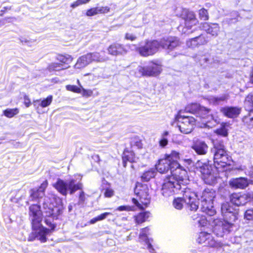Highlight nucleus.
Returning <instances> with one entry per match:
<instances>
[{"label": "nucleus", "instance_id": "1", "mask_svg": "<svg viewBox=\"0 0 253 253\" xmlns=\"http://www.w3.org/2000/svg\"><path fill=\"white\" fill-rule=\"evenodd\" d=\"M47 180L43 181L38 189H33L30 191V198L32 200H38L39 203L42 202L43 212L45 216V223L50 227V229L44 227L41 224L42 220V212L41 207L37 204L31 206L29 208L30 218L32 221L33 232L29 236L28 241H32L37 239L42 243L46 241V236L54 231L56 226L52 223L54 219L62 213V211L56 206V198L53 195L45 196L44 190L47 187Z\"/></svg>", "mask_w": 253, "mask_h": 253}, {"label": "nucleus", "instance_id": "2", "mask_svg": "<svg viewBox=\"0 0 253 253\" xmlns=\"http://www.w3.org/2000/svg\"><path fill=\"white\" fill-rule=\"evenodd\" d=\"M221 211L225 219H214L212 222V231L217 236L222 237L230 232L233 225V222L237 219V213L227 202L221 205Z\"/></svg>", "mask_w": 253, "mask_h": 253}, {"label": "nucleus", "instance_id": "3", "mask_svg": "<svg viewBox=\"0 0 253 253\" xmlns=\"http://www.w3.org/2000/svg\"><path fill=\"white\" fill-rule=\"evenodd\" d=\"M187 171H181L180 174L175 171L173 176H168L163 180L162 185L161 194L165 197H169L175 194H179L186 188L187 183Z\"/></svg>", "mask_w": 253, "mask_h": 253}, {"label": "nucleus", "instance_id": "4", "mask_svg": "<svg viewBox=\"0 0 253 253\" xmlns=\"http://www.w3.org/2000/svg\"><path fill=\"white\" fill-rule=\"evenodd\" d=\"M179 155V153L175 151H172L170 154H167L165 158L160 160L156 165V171L163 173L170 170V176H173L175 171L177 172V174H180L181 171H186L177 162Z\"/></svg>", "mask_w": 253, "mask_h": 253}, {"label": "nucleus", "instance_id": "5", "mask_svg": "<svg viewBox=\"0 0 253 253\" xmlns=\"http://www.w3.org/2000/svg\"><path fill=\"white\" fill-rule=\"evenodd\" d=\"M179 194H182V198H175L173 202V207L177 209L181 210L183 207V203H185L191 211H196L199 206L198 198V195L188 188H183Z\"/></svg>", "mask_w": 253, "mask_h": 253}, {"label": "nucleus", "instance_id": "6", "mask_svg": "<svg viewBox=\"0 0 253 253\" xmlns=\"http://www.w3.org/2000/svg\"><path fill=\"white\" fill-rule=\"evenodd\" d=\"M82 179V176L80 174L74 175L69 180L64 181L60 179H58L53 184L54 187L61 194L66 196L67 191L69 190L71 194H73L78 190L82 189L83 185L80 182Z\"/></svg>", "mask_w": 253, "mask_h": 253}, {"label": "nucleus", "instance_id": "7", "mask_svg": "<svg viewBox=\"0 0 253 253\" xmlns=\"http://www.w3.org/2000/svg\"><path fill=\"white\" fill-rule=\"evenodd\" d=\"M187 112H191L193 114H196L199 117L203 119V124L204 127H211V120H212L214 123L218 121L217 117H214L212 115H209L210 110L204 106H201L199 104L195 103L187 105L185 108Z\"/></svg>", "mask_w": 253, "mask_h": 253}, {"label": "nucleus", "instance_id": "8", "mask_svg": "<svg viewBox=\"0 0 253 253\" xmlns=\"http://www.w3.org/2000/svg\"><path fill=\"white\" fill-rule=\"evenodd\" d=\"M215 191L211 189H205L201 196V210L209 216H213L216 213L213 206L214 199L215 197Z\"/></svg>", "mask_w": 253, "mask_h": 253}, {"label": "nucleus", "instance_id": "9", "mask_svg": "<svg viewBox=\"0 0 253 253\" xmlns=\"http://www.w3.org/2000/svg\"><path fill=\"white\" fill-rule=\"evenodd\" d=\"M211 152L213 154L215 167H225L230 164L231 158L228 154L223 145L214 144L213 147L211 149Z\"/></svg>", "mask_w": 253, "mask_h": 253}, {"label": "nucleus", "instance_id": "10", "mask_svg": "<svg viewBox=\"0 0 253 253\" xmlns=\"http://www.w3.org/2000/svg\"><path fill=\"white\" fill-rule=\"evenodd\" d=\"M182 111L180 110L175 117L177 126L181 132L188 134L192 132L195 125L196 120L193 117L182 115Z\"/></svg>", "mask_w": 253, "mask_h": 253}, {"label": "nucleus", "instance_id": "11", "mask_svg": "<svg viewBox=\"0 0 253 253\" xmlns=\"http://www.w3.org/2000/svg\"><path fill=\"white\" fill-rule=\"evenodd\" d=\"M180 16L185 20V27L179 26V30H181L182 32L185 34L188 35L192 33L195 30V29L192 30V28L196 25L198 22L194 12L188 9L182 8Z\"/></svg>", "mask_w": 253, "mask_h": 253}, {"label": "nucleus", "instance_id": "12", "mask_svg": "<svg viewBox=\"0 0 253 253\" xmlns=\"http://www.w3.org/2000/svg\"><path fill=\"white\" fill-rule=\"evenodd\" d=\"M160 46V43L158 41L156 40L148 41L145 42H141L138 47L136 46V48L133 49V50L137 51L142 56L147 57L155 54Z\"/></svg>", "mask_w": 253, "mask_h": 253}, {"label": "nucleus", "instance_id": "13", "mask_svg": "<svg viewBox=\"0 0 253 253\" xmlns=\"http://www.w3.org/2000/svg\"><path fill=\"white\" fill-rule=\"evenodd\" d=\"M137 70L138 72L135 73L136 77H139L143 76H155L161 73L162 68L161 65L150 62L145 67L138 66Z\"/></svg>", "mask_w": 253, "mask_h": 253}, {"label": "nucleus", "instance_id": "14", "mask_svg": "<svg viewBox=\"0 0 253 253\" xmlns=\"http://www.w3.org/2000/svg\"><path fill=\"white\" fill-rule=\"evenodd\" d=\"M245 105L249 113L248 115L243 117L242 121L244 125L251 129L253 128V91L246 97Z\"/></svg>", "mask_w": 253, "mask_h": 253}, {"label": "nucleus", "instance_id": "15", "mask_svg": "<svg viewBox=\"0 0 253 253\" xmlns=\"http://www.w3.org/2000/svg\"><path fill=\"white\" fill-rule=\"evenodd\" d=\"M136 48L134 44L124 45L118 42H115L110 45L108 48V53L114 56L123 55L126 54L129 49L133 50Z\"/></svg>", "mask_w": 253, "mask_h": 253}, {"label": "nucleus", "instance_id": "16", "mask_svg": "<svg viewBox=\"0 0 253 253\" xmlns=\"http://www.w3.org/2000/svg\"><path fill=\"white\" fill-rule=\"evenodd\" d=\"M149 189L146 184L137 182L134 188V193L139 198L142 205L147 206L150 203V197L148 194Z\"/></svg>", "mask_w": 253, "mask_h": 253}, {"label": "nucleus", "instance_id": "17", "mask_svg": "<svg viewBox=\"0 0 253 253\" xmlns=\"http://www.w3.org/2000/svg\"><path fill=\"white\" fill-rule=\"evenodd\" d=\"M197 242L207 248L208 247L214 248L219 246V243L214 239L211 234L204 231L199 233L197 238Z\"/></svg>", "mask_w": 253, "mask_h": 253}, {"label": "nucleus", "instance_id": "18", "mask_svg": "<svg viewBox=\"0 0 253 253\" xmlns=\"http://www.w3.org/2000/svg\"><path fill=\"white\" fill-rule=\"evenodd\" d=\"M149 230V228L147 227L141 229L139 236V242L145 245L150 253H156L152 245L153 240L148 237L150 234Z\"/></svg>", "mask_w": 253, "mask_h": 253}, {"label": "nucleus", "instance_id": "19", "mask_svg": "<svg viewBox=\"0 0 253 253\" xmlns=\"http://www.w3.org/2000/svg\"><path fill=\"white\" fill-rule=\"evenodd\" d=\"M249 200V199L247 195L245 194L233 193L230 197L231 203H228L230 204V206L232 207L235 209V211L237 212L232 205L233 204L237 206L244 205L247 203ZM237 213H238V212Z\"/></svg>", "mask_w": 253, "mask_h": 253}, {"label": "nucleus", "instance_id": "20", "mask_svg": "<svg viewBox=\"0 0 253 253\" xmlns=\"http://www.w3.org/2000/svg\"><path fill=\"white\" fill-rule=\"evenodd\" d=\"M160 46H162L163 48L172 50L176 47L179 46L180 42L179 40L176 37H169L161 40L160 42Z\"/></svg>", "mask_w": 253, "mask_h": 253}, {"label": "nucleus", "instance_id": "21", "mask_svg": "<svg viewBox=\"0 0 253 253\" xmlns=\"http://www.w3.org/2000/svg\"><path fill=\"white\" fill-rule=\"evenodd\" d=\"M191 148L197 154L204 155L207 153L209 147L205 141L197 140L193 142Z\"/></svg>", "mask_w": 253, "mask_h": 253}, {"label": "nucleus", "instance_id": "22", "mask_svg": "<svg viewBox=\"0 0 253 253\" xmlns=\"http://www.w3.org/2000/svg\"><path fill=\"white\" fill-rule=\"evenodd\" d=\"M221 112L226 117L229 118H235L241 113V108L238 107L226 106L220 109Z\"/></svg>", "mask_w": 253, "mask_h": 253}, {"label": "nucleus", "instance_id": "23", "mask_svg": "<svg viewBox=\"0 0 253 253\" xmlns=\"http://www.w3.org/2000/svg\"><path fill=\"white\" fill-rule=\"evenodd\" d=\"M250 183V180L245 177H239L233 178L230 180V185L234 188L244 189L246 188Z\"/></svg>", "mask_w": 253, "mask_h": 253}, {"label": "nucleus", "instance_id": "24", "mask_svg": "<svg viewBox=\"0 0 253 253\" xmlns=\"http://www.w3.org/2000/svg\"><path fill=\"white\" fill-rule=\"evenodd\" d=\"M203 30L205 31L208 34H211L212 36L216 37L218 35L219 31V27L216 23H204L201 26Z\"/></svg>", "mask_w": 253, "mask_h": 253}, {"label": "nucleus", "instance_id": "25", "mask_svg": "<svg viewBox=\"0 0 253 253\" xmlns=\"http://www.w3.org/2000/svg\"><path fill=\"white\" fill-rule=\"evenodd\" d=\"M53 97L52 95L48 96L46 98L41 100L38 99L33 102L34 107L37 110L38 113L40 112V108H45L50 105L52 101Z\"/></svg>", "mask_w": 253, "mask_h": 253}, {"label": "nucleus", "instance_id": "26", "mask_svg": "<svg viewBox=\"0 0 253 253\" xmlns=\"http://www.w3.org/2000/svg\"><path fill=\"white\" fill-rule=\"evenodd\" d=\"M228 99V95L224 94L219 96H210L207 98V100L210 104L218 105L226 101Z\"/></svg>", "mask_w": 253, "mask_h": 253}, {"label": "nucleus", "instance_id": "27", "mask_svg": "<svg viewBox=\"0 0 253 253\" xmlns=\"http://www.w3.org/2000/svg\"><path fill=\"white\" fill-rule=\"evenodd\" d=\"M90 56L87 53L79 58L74 66L75 68L76 69H82L90 64Z\"/></svg>", "mask_w": 253, "mask_h": 253}, {"label": "nucleus", "instance_id": "28", "mask_svg": "<svg viewBox=\"0 0 253 253\" xmlns=\"http://www.w3.org/2000/svg\"><path fill=\"white\" fill-rule=\"evenodd\" d=\"M109 11V8L107 6L93 7L87 10L86 15L87 16H92L98 13H106Z\"/></svg>", "mask_w": 253, "mask_h": 253}, {"label": "nucleus", "instance_id": "29", "mask_svg": "<svg viewBox=\"0 0 253 253\" xmlns=\"http://www.w3.org/2000/svg\"><path fill=\"white\" fill-rule=\"evenodd\" d=\"M123 163L124 167H126L127 162L133 163L135 162V157L134 153L132 151H129L125 150L122 156Z\"/></svg>", "mask_w": 253, "mask_h": 253}, {"label": "nucleus", "instance_id": "30", "mask_svg": "<svg viewBox=\"0 0 253 253\" xmlns=\"http://www.w3.org/2000/svg\"><path fill=\"white\" fill-rule=\"evenodd\" d=\"M218 178L217 173H214L213 171L208 175H205L203 180L205 182L209 185H214L217 182Z\"/></svg>", "mask_w": 253, "mask_h": 253}, {"label": "nucleus", "instance_id": "31", "mask_svg": "<svg viewBox=\"0 0 253 253\" xmlns=\"http://www.w3.org/2000/svg\"><path fill=\"white\" fill-rule=\"evenodd\" d=\"M104 70L102 68L97 67L94 68L92 73L87 74L85 75V76L89 75L90 76H92V80H96L100 78H104Z\"/></svg>", "mask_w": 253, "mask_h": 253}, {"label": "nucleus", "instance_id": "32", "mask_svg": "<svg viewBox=\"0 0 253 253\" xmlns=\"http://www.w3.org/2000/svg\"><path fill=\"white\" fill-rule=\"evenodd\" d=\"M102 192H103L104 196L106 198H111L114 195V190L106 181L103 182Z\"/></svg>", "mask_w": 253, "mask_h": 253}, {"label": "nucleus", "instance_id": "33", "mask_svg": "<svg viewBox=\"0 0 253 253\" xmlns=\"http://www.w3.org/2000/svg\"><path fill=\"white\" fill-rule=\"evenodd\" d=\"M156 173L157 171L155 168H151L144 172L141 177L143 181L147 182L154 178Z\"/></svg>", "mask_w": 253, "mask_h": 253}, {"label": "nucleus", "instance_id": "34", "mask_svg": "<svg viewBox=\"0 0 253 253\" xmlns=\"http://www.w3.org/2000/svg\"><path fill=\"white\" fill-rule=\"evenodd\" d=\"M150 213L148 211L142 212L134 216L136 223L140 224L145 222L149 218Z\"/></svg>", "mask_w": 253, "mask_h": 253}, {"label": "nucleus", "instance_id": "35", "mask_svg": "<svg viewBox=\"0 0 253 253\" xmlns=\"http://www.w3.org/2000/svg\"><path fill=\"white\" fill-rule=\"evenodd\" d=\"M88 55L90 56L89 58L91 63L92 62H101L106 60L105 58L101 56L98 52L88 53Z\"/></svg>", "mask_w": 253, "mask_h": 253}, {"label": "nucleus", "instance_id": "36", "mask_svg": "<svg viewBox=\"0 0 253 253\" xmlns=\"http://www.w3.org/2000/svg\"><path fill=\"white\" fill-rule=\"evenodd\" d=\"M193 220H196L198 223L199 226L204 227L207 224L208 220L205 216L199 214H195L192 216Z\"/></svg>", "mask_w": 253, "mask_h": 253}, {"label": "nucleus", "instance_id": "37", "mask_svg": "<svg viewBox=\"0 0 253 253\" xmlns=\"http://www.w3.org/2000/svg\"><path fill=\"white\" fill-rule=\"evenodd\" d=\"M200 171L202 174V178H203V177H205V175L209 174L213 170L211 165L205 163L200 167Z\"/></svg>", "mask_w": 253, "mask_h": 253}, {"label": "nucleus", "instance_id": "38", "mask_svg": "<svg viewBox=\"0 0 253 253\" xmlns=\"http://www.w3.org/2000/svg\"><path fill=\"white\" fill-rule=\"evenodd\" d=\"M67 67H64L63 64L58 63H52L48 67V70L50 72L58 71L61 70L65 69Z\"/></svg>", "mask_w": 253, "mask_h": 253}, {"label": "nucleus", "instance_id": "39", "mask_svg": "<svg viewBox=\"0 0 253 253\" xmlns=\"http://www.w3.org/2000/svg\"><path fill=\"white\" fill-rule=\"evenodd\" d=\"M57 59L62 63L69 64L73 60V58L69 54L59 55L57 57Z\"/></svg>", "mask_w": 253, "mask_h": 253}, {"label": "nucleus", "instance_id": "40", "mask_svg": "<svg viewBox=\"0 0 253 253\" xmlns=\"http://www.w3.org/2000/svg\"><path fill=\"white\" fill-rule=\"evenodd\" d=\"M19 113L17 108L7 109L3 111V114L8 118H12Z\"/></svg>", "mask_w": 253, "mask_h": 253}, {"label": "nucleus", "instance_id": "41", "mask_svg": "<svg viewBox=\"0 0 253 253\" xmlns=\"http://www.w3.org/2000/svg\"><path fill=\"white\" fill-rule=\"evenodd\" d=\"M169 135V132L167 131H165L161 136V139L159 141L160 145L161 147H164L166 146L168 143V140L167 138V136Z\"/></svg>", "mask_w": 253, "mask_h": 253}, {"label": "nucleus", "instance_id": "42", "mask_svg": "<svg viewBox=\"0 0 253 253\" xmlns=\"http://www.w3.org/2000/svg\"><path fill=\"white\" fill-rule=\"evenodd\" d=\"M186 45L189 47L194 48L199 45L196 38L190 39L186 42Z\"/></svg>", "mask_w": 253, "mask_h": 253}, {"label": "nucleus", "instance_id": "43", "mask_svg": "<svg viewBox=\"0 0 253 253\" xmlns=\"http://www.w3.org/2000/svg\"><path fill=\"white\" fill-rule=\"evenodd\" d=\"M199 18L203 20H207L209 18L208 11L205 8H202L199 11Z\"/></svg>", "mask_w": 253, "mask_h": 253}, {"label": "nucleus", "instance_id": "44", "mask_svg": "<svg viewBox=\"0 0 253 253\" xmlns=\"http://www.w3.org/2000/svg\"><path fill=\"white\" fill-rule=\"evenodd\" d=\"M199 45L206 44L208 40L205 35H201L199 36L195 37Z\"/></svg>", "mask_w": 253, "mask_h": 253}, {"label": "nucleus", "instance_id": "45", "mask_svg": "<svg viewBox=\"0 0 253 253\" xmlns=\"http://www.w3.org/2000/svg\"><path fill=\"white\" fill-rule=\"evenodd\" d=\"M245 219L248 220H253V209H249L245 212Z\"/></svg>", "mask_w": 253, "mask_h": 253}, {"label": "nucleus", "instance_id": "46", "mask_svg": "<svg viewBox=\"0 0 253 253\" xmlns=\"http://www.w3.org/2000/svg\"><path fill=\"white\" fill-rule=\"evenodd\" d=\"M90 0H77L71 4L72 8H75L82 4H85L88 2Z\"/></svg>", "mask_w": 253, "mask_h": 253}, {"label": "nucleus", "instance_id": "47", "mask_svg": "<svg viewBox=\"0 0 253 253\" xmlns=\"http://www.w3.org/2000/svg\"><path fill=\"white\" fill-rule=\"evenodd\" d=\"M66 88L67 90L71 91L76 93H81V89L76 85H67Z\"/></svg>", "mask_w": 253, "mask_h": 253}, {"label": "nucleus", "instance_id": "48", "mask_svg": "<svg viewBox=\"0 0 253 253\" xmlns=\"http://www.w3.org/2000/svg\"><path fill=\"white\" fill-rule=\"evenodd\" d=\"M215 132L217 134L221 135L222 136H226L228 134L227 130L224 126H222L219 128L216 129L215 130Z\"/></svg>", "mask_w": 253, "mask_h": 253}, {"label": "nucleus", "instance_id": "49", "mask_svg": "<svg viewBox=\"0 0 253 253\" xmlns=\"http://www.w3.org/2000/svg\"><path fill=\"white\" fill-rule=\"evenodd\" d=\"M210 58L207 55L202 56L201 58L199 59L200 64L204 66H208L210 63Z\"/></svg>", "mask_w": 253, "mask_h": 253}, {"label": "nucleus", "instance_id": "50", "mask_svg": "<svg viewBox=\"0 0 253 253\" xmlns=\"http://www.w3.org/2000/svg\"><path fill=\"white\" fill-rule=\"evenodd\" d=\"M81 93L82 94L83 96L88 97L92 95L93 92L90 89H85L82 87Z\"/></svg>", "mask_w": 253, "mask_h": 253}, {"label": "nucleus", "instance_id": "51", "mask_svg": "<svg viewBox=\"0 0 253 253\" xmlns=\"http://www.w3.org/2000/svg\"><path fill=\"white\" fill-rule=\"evenodd\" d=\"M85 200V195L83 191H80L79 197V204L83 205Z\"/></svg>", "mask_w": 253, "mask_h": 253}, {"label": "nucleus", "instance_id": "52", "mask_svg": "<svg viewBox=\"0 0 253 253\" xmlns=\"http://www.w3.org/2000/svg\"><path fill=\"white\" fill-rule=\"evenodd\" d=\"M134 207H131L128 206H121L117 208V210L119 211H132Z\"/></svg>", "mask_w": 253, "mask_h": 253}, {"label": "nucleus", "instance_id": "53", "mask_svg": "<svg viewBox=\"0 0 253 253\" xmlns=\"http://www.w3.org/2000/svg\"><path fill=\"white\" fill-rule=\"evenodd\" d=\"M192 253H210V251L209 248L204 247L199 249L196 252H192Z\"/></svg>", "mask_w": 253, "mask_h": 253}, {"label": "nucleus", "instance_id": "54", "mask_svg": "<svg viewBox=\"0 0 253 253\" xmlns=\"http://www.w3.org/2000/svg\"><path fill=\"white\" fill-rule=\"evenodd\" d=\"M24 103L27 107H29L31 104L30 98L26 95H25L24 96Z\"/></svg>", "mask_w": 253, "mask_h": 253}, {"label": "nucleus", "instance_id": "55", "mask_svg": "<svg viewBox=\"0 0 253 253\" xmlns=\"http://www.w3.org/2000/svg\"><path fill=\"white\" fill-rule=\"evenodd\" d=\"M110 214H111L110 212H106L102 214H101L100 215L97 216V217L98 219V221H100L105 219L107 217V216Z\"/></svg>", "mask_w": 253, "mask_h": 253}, {"label": "nucleus", "instance_id": "56", "mask_svg": "<svg viewBox=\"0 0 253 253\" xmlns=\"http://www.w3.org/2000/svg\"><path fill=\"white\" fill-rule=\"evenodd\" d=\"M125 38L126 40L133 41L136 39V37L135 36H134V35H133L132 34L126 33L125 36Z\"/></svg>", "mask_w": 253, "mask_h": 253}, {"label": "nucleus", "instance_id": "57", "mask_svg": "<svg viewBox=\"0 0 253 253\" xmlns=\"http://www.w3.org/2000/svg\"><path fill=\"white\" fill-rule=\"evenodd\" d=\"M98 221V219L97 218V217H95L94 218H93L92 219H91L90 221V224H94L95 223H96V222Z\"/></svg>", "mask_w": 253, "mask_h": 253}, {"label": "nucleus", "instance_id": "58", "mask_svg": "<svg viewBox=\"0 0 253 253\" xmlns=\"http://www.w3.org/2000/svg\"><path fill=\"white\" fill-rule=\"evenodd\" d=\"M132 200V202L134 204H135L136 206H137L138 207H140V204L139 203V202L137 201V200H136L134 198H133Z\"/></svg>", "mask_w": 253, "mask_h": 253}, {"label": "nucleus", "instance_id": "59", "mask_svg": "<svg viewBox=\"0 0 253 253\" xmlns=\"http://www.w3.org/2000/svg\"><path fill=\"white\" fill-rule=\"evenodd\" d=\"M20 41H21V42H22V43H24H24H26V42H28V41H27L26 40L24 39L23 38H21V39H20Z\"/></svg>", "mask_w": 253, "mask_h": 253}, {"label": "nucleus", "instance_id": "60", "mask_svg": "<svg viewBox=\"0 0 253 253\" xmlns=\"http://www.w3.org/2000/svg\"><path fill=\"white\" fill-rule=\"evenodd\" d=\"M137 146L138 147V148H140L141 147V144L140 142H137Z\"/></svg>", "mask_w": 253, "mask_h": 253}, {"label": "nucleus", "instance_id": "61", "mask_svg": "<svg viewBox=\"0 0 253 253\" xmlns=\"http://www.w3.org/2000/svg\"><path fill=\"white\" fill-rule=\"evenodd\" d=\"M185 161L188 163V164H190L192 162V161L190 160V159H187V160H185Z\"/></svg>", "mask_w": 253, "mask_h": 253}, {"label": "nucleus", "instance_id": "62", "mask_svg": "<svg viewBox=\"0 0 253 253\" xmlns=\"http://www.w3.org/2000/svg\"><path fill=\"white\" fill-rule=\"evenodd\" d=\"M77 83H78V84H79L80 85V81L79 80H77Z\"/></svg>", "mask_w": 253, "mask_h": 253}, {"label": "nucleus", "instance_id": "63", "mask_svg": "<svg viewBox=\"0 0 253 253\" xmlns=\"http://www.w3.org/2000/svg\"><path fill=\"white\" fill-rule=\"evenodd\" d=\"M71 208H70V207H69V211H70V210H71Z\"/></svg>", "mask_w": 253, "mask_h": 253}]
</instances>
